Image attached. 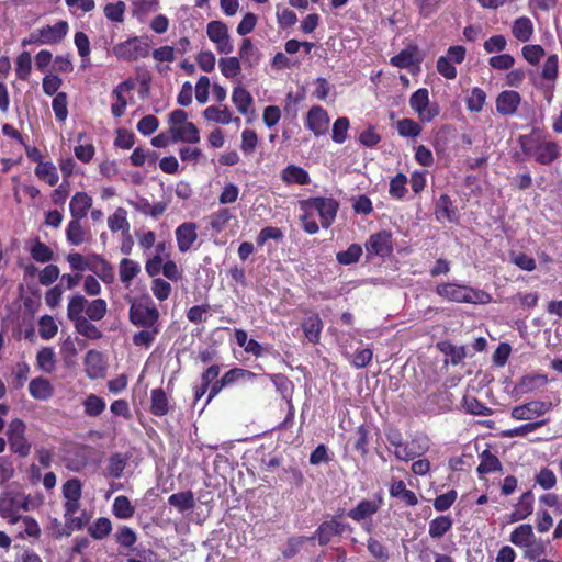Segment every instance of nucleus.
Masks as SVG:
<instances>
[{
	"label": "nucleus",
	"instance_id": "f257e3e1",
	"mask_svg": "<svg viewBox=\"0 0 562 562\" xmlns=\"http://www.w3.org/2000/svg\"><path fill=\"white\" fill-rule=\"evenodd\" d=\"M160 313L150 297L144 302L133 301L128 310V319L136 326L143 328L133 335V344L136 347L149 348L160 333Z\"/></svg>",
	"mask_w": 562,
	"mask_h": 562
},
{
	"label": "nucleus",
	"instance_id": "f03ea898",
	"mask_svg": "<svg viewBox=\"0 0 562 562\" xmlns=\"http://www.w3.org/2000/svg\"><path fill=\"white\" fill-rule=\"evenodd\" d=\"M517 143L527 158L543 166L553 164L561 155L558 143L548 139L544 132L538 127H533L528 134L519 135Z\"/></svg>",
	"mask_w": 562,
	"mask_h": 562
},
{
	"label": "nucleus",
	"instance_id": "7ed1b4c3",
	"mask_svg": "<svg viewBox=\"0 0 562 562\" xmlns=\"http://www.w3.org/2000/svg\"><path fill=\"white\" fill-rule=\"evenodd\" d=\"M435 292L441 299L456 303L487 304L492 301L486 291L454 282L438 283Z\"/></svg>",
	"mask_w": 562,
	"mask_h": 562
},
{
	"label": "nucleus",
	"instance_id": "20e7f679",
	"mask_svg": "<svg viewBox=\"0 0 562 562\" xmlns=\"http://www.w3.org/2000/svg\"><path fill=\"white\" fill-rule=\"evenodd\" d=\"M301 211L315 210L318 213L321 225L328 228L336 220L339 202L334 198L313 196L299 201Z\"/></svg>",
	"mask_w": 562,
	"mask_h": 562
},
{
	"label": "nucleus",
	"instance_id": "39448f33",
	"mask_svg": "<svg viewBox=\"0 0 562 562\" xmlns=\"http://www.w3.org/2000/svg\"><path fill=\"white\" fill-rule=\"evenodd\" d=\"M30 509V498L24 493L5 492L0 497V516L9 524L14 525L20 521L22 512Z\"/></svg>",
	"mask_w": 562,
	"mask_h": 562
},
{
	"label": "nucleus",
	"instance_id": "423d86ee",
	"mask_svg": "<svg viewBox=\"0 0 562 562\" xmlns=\"http://www.w3.org/2000/svg\"><path fill=\"white\" fill-rule=\"evenodd\" d=\"M351 532L352 527L341 519L340 515H333L322 521L308 540H316L318 546L324 547L340 538L345 532Z\"/></svg>",
	"mask_w": 562,
	"mask_h": 562
},
{
	"label": "nucleus",
	"instance_id": "0eeeda50",
	"mask_svg": "<svg viewBox=\"0 0 562 562\" xmlns=\"http://www.w3.org/2000/svg\"><path fill=\"white\" fill-rule=\"evenodd\" d=\"M149 53L150 44L147 36H133L113 47V55L124 61H136L146 58Z\"/></svg>",
	"mask_w": 562,
	"mask_h": 562
},
{
	"label": "nucleus",
	"instance_id": "6e6552de",
	"mask_svg": "<svg viewBox=\"0 0 562 562\" xmlns=\"http://www.w3.org/2000/svg\"><path fill=\"white\" fill-rule=\"evenodd\" d=\"M26 424L21 418H14L9 423L7 438L10 451L20 458H26L31 452V442L25 436Z\"/></svg>",
	"mask_w": 562,
	"mask_h": 562
},
{
	"label": "nucleus",
	"instance_id": "1a4fd4ad",
	"mask_svg": "<svg viewBox=\"0 0 562 562\" xmlns=\"http://www.w3.org/2000/svg\"><path fill=\"white\" fill-rule=\"evenodd\" d=\"M409 106L420 122H431L440 113L439 105L436 102L430 103L429 91L426 88H419L411 95Z\"/></svg>",
	"mask_w": 562,
	"mask_h": 562
},
{
	"label": "nucleus",
	"instance_id": "9d476101",
	"mask_svg": "<svg viewBox=\"0 0 562 562\" xmlns=\"http://www.w3.org/2000/svg\"><path fill=\"white\" fill-rule=\"evenodd\" d=\"M368 258L387 257L393 252V238L390 231H381L370 235L364 244Z\"/></svg>",
	"mask_w": 562,
	"mask_h": 562
},
{
	"label": "nucleus",
	"instance_id": "9b49d317",
	"mask_svg": "<svg viewBox=\"0 0 562 562\" xmlns=\"http://www.w3.org/2000/svg\"><path fill=\"white\" fill-rule=\"evenodd\" d=\"M206 34L216 46L220 54L228 55L234 50V45L228 34L227 25L222 21H211L206 26Z\"/></svg>",
	"mask_w": 562,
	"mask_h": 562
},
{
	"label": "nucleus",
	"instance_id": "f8f14e48",
	"mask_svg": "<svg viewBox=\"0 0 562 562\" xmlns=\"http://www.w3.org/2000/svg\"><path fill=\"white\" fill-rule=\"evenodd\" d=\"M552 407L551 402L531 401L522 405L515 406L512 412V418L516 420H530L548 413Z\"/></svg>",
	"mask_w": 562,
	"mask_h": 562
},
{
	"label": "nucleus",
	"instance_id": "ddd939ff",
	"mask_svg": "<svg viewBox=\"0 0 562 562\" xmlns=\"http://www.w3.org/2000/svg\"><path fill=\"white\" fill-rule=\"evenodd\" d=\"M329 115L321 105H313L306 115L305 126L316 136L324 135L328 131Z\"/></svg>",
	"mask_w": 562,
	"mask_h": 562
},
{
	"label": "nucleus",
	"instance_id": "4468645a",
	"mask_svg": "<svg viewBox=\"0 0 562 562\" xmlns=\"http://www.w3.org/2000/svg\"><path fill=\"white\" fill-rule=\"evenodd\" d=\"M382 504L383 498L380 495L373 499H361L357 506L348 510L347 517L357 522L371 519L380 510Z\"/></svg>",
	"mask_w": 562,
	"mask_h": 562
},
{
	"label": "nucleus",
	"instance_id": "2eb2a0df",
	"mask_svg": "<svg viewBox=\"0 0 562 562\" xmlns=\"http://www.w3.org/2000/svg\"><path fill=\"white\" fill-rule=\"evenodd\" d=\"M429 449L428 439H412L409 442L404 441L396 450L393 451L394 457L402 461H412L424 454Z\"/></svg>",
	"mask_w": 562,
	"mask_h": 562
},
{
	"label": "nucleus",
	"instance_id": "dca6fc26",
	"mask_svg": "<svg viewBox=\"0 0 562 562\" xmlns=\"http://www.w3.org/2000/svg\"><path fill=\"white\" fill-rule=\"evenodd\" d=\"M521 103V95L515 90L502 91L495 101L496 111L503 116L515 115Z\"/></svg>",
	"mask_w": 562,
	"mask_h": 562
},
{
	"label": "nucleus",
	"instance_id": "f3484780",
	"mask_svg": "<svg viewBox=\"0 0 562 562\" xmlns=\"http://www.w3.org/2000/svg\"><path fill=\"white\" fill-rule=\"evenodd\" d=\"M198 225L194 222H184L176 231L177 246L180 252L189 251L198 239Z\"/></svg>",
	"mask_w": 562,
	"mask_h": 562
},
{
	"label": "nucleus",
	"instance_id": "a211bd4d",
	"mask_svg": "<svg viewBox=\"0 0 562 562\" xmlns=\"http://www.w3.org/2000/svg\"><path fill=\"white\" fill-rule=\"evenodd\" d=\"M435 216L438 222L458 223L459 214L451 198L443 193L435 202Z\"/></svg>",
	"mask_w": 562,
	"mask_h": 562
},
{
	"label": "nucleus",
	"instance_id": "6ab92c4d",
	"mask_svg": "<svg viewBox=\"0 0 562 562\" xmlns=\"http://www.w3.org/2000/svg\"><path fill=\"white\" fill-rule=\"evenodd\" d=\"M68 23L58 21L54 25H45L38 29L40 44H57L61 42L68 33Z\"/></svg>",
	"mask_w": 562,
	"mask_h": 562
},
{
	"label": "nucleus",
	"instance_id": "aec40b11",
	"mask_svg": "<svg viewBox=\"0 0 562 562\" xmlns=\"http://www.w3.org/2000/svg\"><path fill=\"white\" fill-rule=\"evenodd\" d=\"M168 134L172 143L183 142L196 144L200 142L199 128L192 122H188L181 126L169 127Z\"/></svg>",
	"mask_w": 562,
	"mask_h": 562
},
{
	"label": "nucleus",
	"instance_id": "412c9836",
	"mask_svg": "<svg viewBox=\"0 0 562 562\" xmlns=\"http://www.w3.org/2000/svg\"><path fill=\"white\" fill-rule=\"evenodd\" d=\"M135 88V82L128 78L120 82L112 91L116 102L111 105V113L114 117H121L126 110L127 101L123 95L124 92L132 91Z\"/></svg>",
	"mask_w": 562,
	"mask_h": 562
},
{
	"label": "nucleus",
	"instance_id": "4be33fe9",
	"mask_svg": "<svg viewBox=\"0 0 562 562\" xmlns=\"http://www.w3.org/2000/svg\"><path fill=\"white\" fill-rule=\"evenodd\" d=\"M323 321L317 313L310 312L302 322V329L305 338L311 344H318L321 340V333L323 330Z\"/></svg>",
	"mask_w": 562,
	"mask_h": 562
},
{
	"label": "nucleus",
	"instance_id": "5701e85b",
	"mask_svg": "<svg viewBox=\"0 0 562 562\" xmlns=\"http://www.w3.org/2000/svg\"><path fill=\"white\" fill-rule=\"evenodd\" d=\"M548 384L547 374L541 373H532L526 374L519 379V381L515 384V392L517 394H528L539 390L540 387Z\"/></svg>",
	"mask_w": 562,
	"mask_h": 562
},
{
	"label": "nucleus",
	"instance_id": "b1692460",
	"mask_svg": "<svg viewBox=\"0 0 562 562\" xmlns=\"http://www.w3.org/2000/svg\"><path fill=\"white\" fill-rule=\"evenodd\" d=\"M83 364L86 374L90 379H97L102 376L105 370L102 353L94 349H91L86 353Z\"/></svg>",
	"mask_w": 562,
	"mask_h": 562
},
{
	"label": "nucleus",
	"instance_id": "393cba45",
	"mask_svg": "<svg viewBox=\"0 0 562 562\" xmlns=\"http://www.w3.org/2000/svg\"><path fill=\"white\" fill-rule=\"evenodd\" d=\"M30 395L38 401H47L54 394V387L48 379L43 376L34 378L29 384Z\"/></svg>",
	"mask_w": 562,
	"mask_h": 562
},
{
	"label": "nucleus",
	"instance_id": "a878e982",
	"mask_svg": "<svg viewBox=\"0 0 562 562\" xmlns=\"http://www.w3.org/2000/svg\"><path fill=\"white\" fill-rule=\"evenodd\" d=\"M92 206V198L86 192H76L69 203L71 217L85 218Z\"/></svg>",
	"mask_w": 562,
	"mask_h": 562
},
{
	"label": "nucleus",
	"instance_id": "bb28decb",
	"mask_svg": "<svg viewBox=\"0 0 562 562\" xmlns=\"http://www.w3.org/2000/svg\"><path fill=\"white\" fill-rule=\"evenodd\" d=\"M170 411L169 400L166 392L161 387L153 389L150 391V407L149 412L157 417L167 415Z\"/></svg>",
	"mask_w": 562,
	"mask_h": 562
},
{
	"label": "nucleus",
	"instance_id": "cd10ccee",
	"mask_svg": "<svg viewBox=\"0 0 562 562\" xmlns=\"http://www.w3.org/2000/svg\"><path fill=\"white\" fill-rule=\"evenodd\" d=\"M535 496L531 491H527L521 494L518 503L515 505V509L510 514L512 521H518L526 519L532 514Z\"/></svg>",
	"mask_w": 562,
	"mask_h": 562
},
{
	"label": "nucleus",
	"instance_id": "c85d7f7f",
	"mask_svg": "<svg viewBox=\"0 0 562 562\" xmlns=\"http://www.w3.org/2000/svg\"><path fill=\"white\" fill-rule=\"evenodd\" d=\"M281 179L286 184L305 186L311 182L308 172L296 165L286 166L281 172Z\"/></svg>",
	"mask_w": 562,
	"mask_h": 562
},
{
	"label": "nucleus",
	"instance_id": "c756f323",
	"mask_svg": "<svg viewBox=\"0 0 562 562\" xmlns=\"http://www.w3.org/2000/svg\"><path fill=\"white\" fill-rule=\"evenodd\" d=\"M480 464L476 469L480 476L494 473L502 472L503 465L499 461L498 457L492 453L488 449L483 450L479 454Z\"/></svg>",
	"mask_w": 562,
	"mask_h": 562
},
{
	"label": "nucleus",
	"instance_id": "7c9ffc66",
	"mask_svg": "<svg viewBox=\"0 0 562 562\" xmlns=\"http://www.w3.org/2000/svg\"><path fill=\"white\" fill-rule=\"evenodd\" d=\"M390 495L394 498L400 499L406 506H416L418 498L416 494L406 488V484L402 480H394L390 485Z\"/></svg>",
	"mask_w": 562,
	"mask_h": 562
},
{
	"label": "nucleus",
	"instance_id": "2f4dec72",
	"mask_svg": "<svg viewBox=\"0 0 562 562\" xmlns=\"http://www.w3.org/2000/svg\"><path fill=\"white\" fill-rule=\"evenodd\" d=\"M91 260L95 262L99 268L94 265L89 267V270L98 274V277L106 284L114 282V269L113 266L104 259L101 255L93 254Z\"/></svg>",
	"mask_w": 562,
	"mask_h": 562
},
{
	"label": "nucleus",
	"instance_id": "473e14b6",
	"mask_svg": "<svg viewBox=\"0 0 562 562\" xmlns=\"http://www.w3.org/2000/svg\"><path fill=\"white\" fill-rule=\"evenodd\" d=\"M140 265L130 258L121 259L119 263V276L120 281L125 285V288H130L132 281L139 274Z\"/></svg>",
	"mask_w": 562,
	"mask_h": 562
},
{
	"label": "nucleus",
	"instance_id": "72a5a7b5",
	"mask_svg": "<svg viewBox=\"0 0 562 562\" xmlns=\"http://www.w3.org/2000/svg\"><path fill=\"white\" fill-rule=\"evenodd\" d=\"M533 32V24L528 16L517 18L512 25L513 36L521 43L530 41Z\"/></svg>",
	"mask_w": 562,
	"mask_h": 562
},
{
	"label": "nucleus",
	"instance_id": "f704fd0d",
	"mask_svg": "<svg viewBox=\"0 0 562 562\" xmlns=\"http://www.w3.org/2000/svg\"><path fill=\"white\" fill-rule=\"evenodd\" d=\"M234 217V214L228 207H221L215 212H212L209 216V227L212 232L220 234L222 233Z\"/></svg>",
	"mask_w": 562,
	"mask_h": 562
},
{
	"label": "nucleus",
	"instance_id": "c9c22d12",
	"mask_svg": "<svg viewBox=\"0 0 562 562\" xmlns=\"http://www.w3.org/2000/svg\"><path fill=\"white\" fill-rule=\"evenodd\" d=\"M261 54L257 47L254 46L250 38H244L239 48V60H241L249 68L259 65Z\"/></svg>",
	"mask_w": 562,
	"mask_h": 562
},
{
	"label": "nucleus",
	"instance_id": "e433bc0d",
	"mask_svg": "<svg viewBox=\"0 0 562 562\" xmlns=\"http://www.w3.org/2000/svg\"><path fill=\"white\" fill-rule=\"evenodd\" d=\"M203 116L206 121L215 122L223 125H227L233 121H240L239 117L233 119V114L227 106L220 109L215 105H210L203 111Z\"/></svg>",
	"mask_w": 562,
	"mask_h": 562
},
{
	"label": "nucleus",
	"instance_id": "4c0bfd02",
	"mask_svg": "<svg viewBox=\"0 0 562 562\" xmlns=\"http://www.w3.org/2000/svg\"><path fill=\"white\" fill-rule=\"evenodd\" d=\"M535 541L532 526L522 524L510 533V542L520 548H527Z\"/></svg>",
	"mask_w": 562,
	"mask_h": 562
},
{
	"label": "nucleus",
	"instance_id": "58836bf2",
	"mask_svg": "<svg viewBox=\"0 0 562 562\" xmlns=\"http://www.w3.org/2000/svg\"><path fill=\"white\" fill-rule=\"evenodd\" d=\"M418 53V47L416 45H408L406 48L402 49L398 54L391 57L390 64L394 67L404 69L409 68L416 61V55Z\"/></svg>",
	"mask_w": 562,
	"mask_h": 562
},
{
	"label": "nucleus",
	"instance_id": "ea45409f",
	"mask_svg": "<svg viewBox=\"0 0 562 562\" xmlns=\"http://www.w3.org/2000/svg\"><path fill=\"white\" fill-rule=\"evenodd\" d=\"M232 101L237 108L238 112L243 115H246L254 103V99L250 92L241 87L237 86L234 88L232 93Z\"/></svg>",
	"mask_w": 562,
	"mask_h": 562
},
{
	"label": "nucleus",
	"instance_id": "a19ab883",
	"mask_svg": "<svg viewBox=\"0 0 562 562\" xmlns=\"http://www.w3.org/2000/svg\"><path fill=\"white\" fill-rule=\"evenodd\" d=\"M169 505L176 507L178 512L184 513L191 510L195 506L194 494L192 491H184L169 496Z\"/></svg>",
	"mask_w": 562,
	"mask_h": 562
},
{
	"label": "nucleus",
	"instance_id": "79ce46f5",
	"mask_svg": "<svg viewBox=\"0 0 562 562\" xmlns=\"http://www.w3.org/2000/svg\"><path fill=\"white\" fill-rule=\"evenodd\" d=\"M87 304H88V300L83 295H81V294L72 295L69 299V302L67 305L68 319L71 321L72 323H75L81 318H85L86 316H83L82 313L86 312Z\"/></svg>",
	"mask_w": 562,
	"mask_h": 562
},
{
	"label": "nucleus",
	"instance_id": "37998d69",
	"mask_svg": "<svg viewBox=\"0 0 562 562\" xmlns=\"http://www.w3.org/2000/svg\"><path fill=\"white\" fill-rule=\"evenodd\" d=\"M453 525V520L450 516H438L430 520L428 533L432 539L442 538Z\"/></svg>",
	"mask_w": 562,
	"mask_h": 562
},
{
	"label": "nucleus",
	"instance_id": "c03bdc74",
	"mask_svg": "<svg viewBox=\"0 0 562 562\" xmlns=\"http://www.w3.org/2000/svg\"><path fill=\"white\" fill-rule=\"evenodd\" d=\"M36 366L45 373H52L56 369V356L50 347H43L36 355Z\"/></svg>",
	"mask_w": 562,
	"mask_h": 562
},
{
	"label": "nucleus",
	"instance_id": "a18cd8bd",
	"mask_svg": "<svg viewBox=\"0 0 562 562\" xmlns=\"http://www.w3.org/2000/svg\"><path fill=\"white\" fill-rule=\"evenodd\" d=\"M258 378V374L250 371V370H247V369H244V368H233V369H229L227 372H225L222 376L223 379V382L222 383H226L228 386L229 385H233L239 381H250L252 382L254 380H256Z\"/></svg>",
	"mask_w": 562,
	"mask_h": 562
},
{
	"label": "nucleus",
	"instance_id": "49530a36",
	"mask_svg": "<svg viewBox=\"0 0 562 562\" xmlns=\"http://www.w3.org/2000/svg\"><path fill=\"white\" fill-rule=\"evenodd\" d=\"M34 171L38 179L46 181L50 187L59 180L56 166L52 161H40Z\"/></svg>",
	"mask_w": 562,
	"mask_h": 562
},
{
	"label": "nucleus",
	"instance_id": "de8ad7c7",
	"mask_svg": "<svg viewBox=\"0 0 562 562\" xmlns=\"http://www.w3.org/2000/svg\"><path fill=\"white\" fill-rule=\"evenodd\" d=\"M462 406L468 414L477 416H490L493 409L483 404L474 396L465 395L462 398Z\"/></svg>",
	"mask_w": 562,
	"mask_h": 562
},
{
	"label": "nucleus",
	"instance_id": "09e8293b",
	"mask_svg": "<svg viewBox=\"0 0 562 562\" xmlns=\"http://www.w3.org/2000/svg\"><path fill=\"white\" fill-rule=\"evenodd\" d=\"M112 512L119 519H130L135 514V507L131 504L127 496L120 495L113 502Z\"/></svg>",
	"mask_w": 562,
	"mask_h": 562
},
{
	"label": "nucleus",
	"instance_id": "8fccbe9b",
	"mask_svg": "<svg viewBox=\"0 0 562 562\" xmlns=\"http://www.w3.org/2000/svg\"><path fill=\"white\" fill-rule=\"evenodd\" d=\"M82 406L87 416L98 417L104 412L106 403L102 397L91 393L85 398Z\"/></svg>",
	"mask_w": 562,
	"mask_h": 562
},
{
	"label": "nucleus",
	"instance_id": "3c124183",
	"mask_svg": "<svg viewBox=\"0 0 562 562\" xmlns=\"http://www.w3.org/2000/svg\"><path fill=\"white\" fill-rule=\"evenodd\" d=\"M81 218L72 217L66 228V237L70 245L78 246L85 241L86 233L80 223Z\"/></svg>",
	"mask_w": 562,
	"mask_h": 562
},
{
	"label": "nucleus",
	"instance_id": "603ef678",
	"mask_svg": "<svg viewBox=\"0 0 562 562\" xmlns=\"http://www.w3.org/2000/svg\"><path fill=\"white\" fill-rule=\"evenodd\" d=\"M221 74L227 78L233 79L241 71V65L238 57H221L218 60Z\"/></svg>",
	"mask_w": 562,
	"mask_h": 562
},
{
	"label": "nucleus",
	"instance_id": "864d4df0",
	"mask_svg": "<svg viewBox=\"0 0 562 562\" xmlns=\"http://www.w3.org/2000/svg\"><path fill=\"white\" fill-rule=\"evenodd\" d=\"M89 318L85 317L74 323L75 329L78 334L81 336L91 339L97 340L102 338V331L91 323Z\"/></svg>",
	"mask_w": 562,
	"mask_h": 562
},
{
	"label": "nucleus",
	"instance_id": "5fc2aeb1",
	"mask_svg": "<svg viewBox=\"0 0 562 562\" xmlns=\"http://www.w3.org/2000/svg\"><path fill=\"white\" fill-rule=\"evenodd\" d=\"M108 226L112 232L122 231L123 234L130 232V223L126 218V211L119 207L112 215L108 217Z\"/></svg>",
	"mask_w": 562,
	"mask_h": 562
},
{
	"label": "nucleus",
	"instance_id": "6e6d98bb",
	"mask_svg": "<svg viewBox=\"0 0 562 562\" xmlns=\"http://www.w3.org/2000/svg\"><path fill=\"white\" fill-rule=\"evenodd\" d=\"M108 312V304L103 299H95L91 302L88 301L86 307V317L90 321L99 322L104 318Z\"/></svg>",
	"mask_w": 562,
	"mask_h": 562
},
{
	"label": "nucleus",
	"instance_id": "4d7b16f0",
	"mask_svg": "<svg viewBox=\"0 0 562 562\" xmlns=\"http://www.w3.org/2000/svg\"><path fill=\"white\" fill-rule=\"evenodd\" d=\"M89 535L95 540H102L112 531V522L106 517L98 518L89 528Z\"/></svg>",
	"mask_w": 562,
	"mask_h": 562
},
{
	"label": "nucleus",
	"instance_id": "13d9d810",
	"mask_svg": "<svg viewBox=\"0 0 562 562\" xmlns=\"http://www.w3.org/2000/svg\"><path fill=\"white\" fill-rule=\"evenodd\" d=\"M32 70L31 54L26 50L22 52L15 60V74L20 80H29Z\"/></svg>",
	"mask_w": 562,
	"mask_h": 562
},
{
	"label": "nucleus",
	"instance_id": "bf43d9fd",
	"mask_svg": "<svg viewBox=\"0 0 562 562\" xmlns=\"http://www.w3.org/2000/svg\"><path fill=\"white\" fill-rule=\"evenodd\" d=\"M407 177L406 175L398 172L390 181L389 194L391 198L402 200L407 193Z\"/></svg>",
	"mask_w": 562,
	"mask_h": 562
},
{
	"label": "nucleus",
	"instance_id": "052dcab7",
	"mask_svg": "<svg viewBox=\"0 0 562 562\" xmlns=\"http://www.w3.org/2000/svg\"><path fill=\"white\" fill-rule=\"evenodd\" d=\"M362 252V247L359 244H351L346 250L338 251L336 259L340 265L348 266L358 262Z\"/></svg>",
	"mask_w": 562,
	"mask_h": 562
},
{
	"label": "nucleus",
	"instance_id": "680f3d73",
	"mask_svg": "<svg viewBox=\"0 0 562 562\" xmlns=\"http://www.w3.org/2000/svg\"><path fill=\"white\" fill-rule=\"evenodd\" d=\"M31 257L37 262H48L53 260V250L40 239H36L30 249Z\"/></svg>",
	"mask_w": 562,
	"mask_h": 562
},
{
	"label": "nucleus",
	"instance_id": "e2e57ef3",
	"mask_svg": "<svg viewBox=\"0 0 562 562\" xmlns=\"http://www.w3.org/2000/svg\"><path fill=\"white\" fill-rule=\"evenodd\" d=\"M114 537L116 543L126 549H133L137 541L136 532L128 526H121Z\"/></svg>",
	"mask_w": 562,
	"mask_h": 562
},
{
	"label": "nucleus",
	"instance_id": "0e129e2a",
	"mask_svg": "<svg viewBox=\"0 0 562 562\" xmlns=\"http://www.w3.org/2000/svg\"><path fill=\"white\" fill-rule=\"evenodd\" d=\"M423 131L419 123L413 119H402L397 121V132L403 137H417Z\"/></svg>",
	"mask_w": 562,
	"mask_h": 562
},
{
	"label": "nucleus",
	"instance_id": "69168bd1",
	"mask_svg": "<svg viewBox=\"0 0 562 562\" xmlns=\"http://www.w3.org/2000/svg\"><path fill=\"white\" fill-rule=\"evenodd\" d=\"M559 75V57L551 54L547 57L541 69V77L548 81H555Z\"/></svg>",
	"mask_w": 562,
	"mask_h": 562
},
{
	"label": "nucleus",
	"instance_id": "338daca9",
	"mask_svg": "<svg viewBox=\"0 0 562 562\" xmlns=\"http://www.w3.org/2000/svg\"><path fill=\"white\" fill-rule=\"evenodd\" d=\"M486 100V93L482 88L474 87L467 99V108L471 112L482 111Z\"/></svg>",
	"mask_w": 562,
	"mask_h": 562
},
{
	"label": "nucleus",
	"instance_id": "774afa93",
	"mask_svg": "<svg viewBox=\"0 0 562 562\" xmlns=\"http://www.w3.org/2000/svg\"><path fill=\"white\" fill-rule=\"evenodd\" d=\"M544 54V48L539 44H528L521 48L524 59L533 66L539 64Z\"/></svg>",
	"mask_w": 562,
	"mask_h": 562
}]
</instances>
